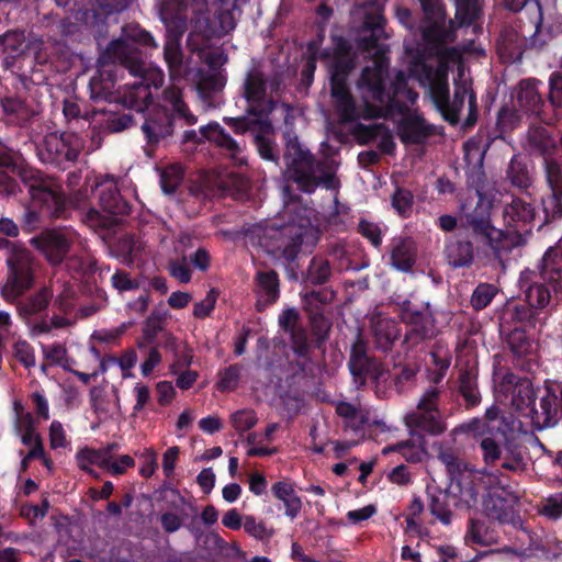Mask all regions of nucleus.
<instances>
[{"label":"nucleus","mask_w":562,"mask_h":562,"mask_svg":"<svg viewBox=\"0 0 562 562\" xmlns=\"http://www.w3.org/2000/svg\"><path fill=\"white\" fill-rule=\"evenodd\" d=\"M95 191L99 196L100 207L112 215H127L131 211V205L121 195L117 186L112 180H104L97 182Z\"/></svg>","instance_id":"obj_31"},{"label":"nucleus","mask_w":562,"mask_h":562,"mask_svg":"<svg viewBox=\"0 0 562 562\" xmlns=\"http://www.w3.org/2000/svg\"><path fill=\"white\" fill-rule=\"evenodd\" d=\"M546 181L549 191L541 198L544 223L562 218V167L558 161L547 162Z\"/></svg>","instance_id":"obj_20"},{"label":"nucleus","mask_w":562,"mask_h":562,"mask_svg":"<svg viewBox=\"0 0 562 562\" xmlns=\"http://www.w3.org/2000/svg\"><path fill=\"white\" fill-rule=\"evenodd\" d=\"M467 237H451L446 240L445 257L448 263L454 268H470L474 262L475 248L474 243L480 247L488 248L483 244H477L473 237L468 233Z\"/></svg>","instance_id":"obj_25"},{"label":"nucleus","mask_w":562,"mask_h":562,"mask_svg":"<svg viewBox=\"0 0 562 562\" xmlns=\"http://www.w3.org/2000/svg\"><path fill=\"white\" fill-rule=\"evenodd\" d=\"M75 458L78 468L82 471H89L88 468L93 464L104 469L110 465V460L103 458L102 451L89 447L78 450Z\"/></svg>","instance_id":"obj_59"},{"label":"nucleus","mask_w":562,"mask_h":562,"mask_svg":"<svg viewBox=\"0 0 562 562\" xmlns=\"http://www.w3.org/2000/svg\"><path fill=\"white\" fill-rule=\"evenodd\" d=\"M497 436H487L481 439L480 449L482 451V458L487 467H494L497 461L502 458V447L496 440Z\"/></svg>","instance_id":"obj_62"},{"label":"nucleus","mask_w":562,"mask_h":562,"mask_svg":"<svg viewBox=\"0 0 562 562\" xmlns=\"http://www.w3.org/2000/svg\"><path fill=\"white\" fill-rule=\"evenodd\" d=\"M477 473L482 475L483 483L487 488V495L496 494L503 503L508 504L513 508L519 502L518 493L507 483V477L499 470L492 472L484 469Z\"/></svg>","instance_id":"obj_34"},{"label":"nucleus","mask_w":562,"mask_h":562,"mask_svg":"<svg viewBox=\"0 0 562 562\" xmlns=\"http://www.w3.org/2000/svg\"><path fill=\"white\" fill-rule=\"evenodd\" d=\"M541 278L552 284L555 291L562 290V241L550 247L543 255L541 263Z\"/></svg>","instance_id":"obj_36"},{"label":"nucleus","mask_w":562,"mask_h":562,"mask_svg":"<svg viewBox=\"0 0 562 562\" xmlns=\"http://www.w3.org/2000/svg\"><path fill=\"white\" fill-rule=\"evenodd\" d=\"M284 144L283 162L286 178L304 193H313L319 186L333 190L338 186L335 170L326 159H317L299 140L292 127L282 135Z\"/></svg>","instance_id":"obj_5"},{"label":"nucleus","mask_w":562,"mask_h":562,"mask_svg":"<svg viewBox=\"0 0 562 562\" xmlns=\"http://www.w3.org/2000/svg\"><path fill=\"white\" fill-rule=\"evenodd\" d=\"M458 431L462 434H473L475 439L484 438L487 436H502L505 437L506 430L502 429L501 426L492 425L488 420L483 418L474 417L467 423L461 424Z\"/></svg>","instance_id":"obj_51"},{"label":"nucleus","mask_w":562,"mask_h":562,"mask_svg":"<svg viewBox=\"0 0 562 562\" xmlns=\"http://www.w3.org/2000/svg\"><path fill=\"white\" fill-rule=\"evenodd\" d=\"M331 54L322 53V58L330 57L328 64L331 98L336 102L340 122L352 123L358 120V109L350 92L348 79L356 68L357 55L351 43L344 36H335Z\"/></svg>","instance_id":"obj_6"},{"label":"nucleus","mask_w":562,"mask_h":562,"mask_svg":"<svg viewBox=\"0 0 562 562\" xmlns=\"http://www.w3.org/2000/svg\"><path fill=\"white\" fill-rule=\"evenodd\" d=\"M539 279L529 284L525 290L527 306L533 311L547 307L551 301V290L557 292L550 282L541 278V272L539 273Z\"/></svg>","instance_id":"obj_46"},{"label":"nucleus","mask_w":562,"mask_h":562,"mask_svg":"<svg viewBox=\"0 0 562 562\" xmlns=\"http://www.w3.org/2000/svg\"><path fill=\"white\" fill-rule=\"evenodd\" d=\"M390 58L380 49L371 65H367L356 82L363 101L387 103L389 112L406 113L418 93L408 86V77L398 70L387 86L390 78Z\"/></svg>","instance_id":"obj_3"},{"label":"nucleus","mask_w":562,"mask_h":562,"mask_svg":"<svg viewBox=\"0 0 562 562\" xmlns=\"http://www.w3.org/2000/svg\"><path fill=\"white\" fill-rule=\"evenodd\" d=\"M397 314L401 321L409 326L405 333L404 344L414 348L425 340H430L436 334V321L429 303L419 308L409 300L397 303Z\"/></svg>","instance_id":"obj_13"},{"label":"nucleus","mask_w":562,"mask_h":562,"mask_svg":"<svg viewBox=\"0 0 562 562\" xmlns=\"http://www.w3.org/2000/svg\"><path fill=\"white\" fill-rule=\"evenodd\" d=\"M492 137H487L480 149L474 139L464 144L465 160L470 158L471 151L475 150L477 161L468 168L467 186L475 191L476 202L472 206L468 201L460 206L461 227L464 228L477 244L488 246L493 255L501 259L514 248V240L503 229L494 226L492 221L493 203L488 200L483 190L486 183V175L483 167L484 155L491 146Z\"/></svg>","instance_id":"obj_1"},{"label":"nucleus","mask_w":562,"mask_h":562,"mask_svg":"<svg viewBox=\"0 0 562 562\" xmlns=\"http://www.w3.org/2000/svg\"><path fill=\"white\" fill-rule=\"evenodd\" d=\"M522 113L513 104V108L504 105L497 113L496 128L498 135L502 137L503 134L514 131L520 125Z\"/></svg>","instance_id":"obj_57"},{"label":"nucleus","mask_w":562,"mask_h":562,"mask_svg":"<svg viewBox=\"0 0 562 562\" xmlns=\"http://www.w3.org/2000/svg\"><path fill=\"white\" fill-rule=\"evenodd\" d=\"M499 335L514 356V366L526 373L533 374L539 368V362L533 356L532 340L526 329H509L499 331Z\"/></svg>","instance_id":"obj_16"},{"label":"nucleus","mask_w":562,"mask_h":562,"mask_svg":"<svg viewBox=\"0 0 562 562\" xmlns=\"http://www.w3.org/2000/svg\"><path fill=\"white\" fill-rule=\"evenodd\" d=\"M543 83L536 78L521 79L512 92L513 104L528 117L551 125L555 117L548 112L543 94L540 90Z\"/></svg>","instance_id":"obj_14"},{"label":"nucleus","mask_w":562,"mask_h":562,"mask_svg":"<svg viewBox=\"0 0 562 562\" xmlns=\"http://www.w3.org/2000/svg\"><path fill=\"white\" fill-rule=\"evenodd\" d=\"M30 244L41 251L52 266H58L67 256L71 239L60 229L47 228L33 236Z\"/></svg>","instance_id":"obj_19"},{"label":"nucleus","mask_w":562,"mask_h":562,"mask_svg":"<svg viewBox=\"0 0 562 562\" xmlns=\"http://www.w3.org/2000/svg\"><path fill=\"white\" fill-rule=\"evenodd\" d=\"M200 133L203 138L213 143L225 154L237 160L243 151V146L232 137V135L217 122L213 121L200 127Z\"/></svg>","instance_id":"obj_33"},{"label":"nucleus","mask_w":562,"mask_h":562,"mask_svg":"<svg viewBox=\"0 0 562 562\" xmlns=\"http://www.w3.org/2000/svg\"><path fill=\"white\" fill-rule=\"evenodd\" d=\"M503 218L506 227L514 231L515 236L510 235L509 232H504L513 238L515 247L518 244V238L531 232L536 210L531 203L520 198H513L512 202L504 206Z\"/></svg>","instance_id":"obj_18"},{"label":"nucleus","mask_w":562,"mask_h":562,"mask_svg":"<svg viewBox=\"0 0 562 562\" xmlns=\"http://www.w3.org/2000/svg\"><path fill=\"white\" fill-rule=\"evenodd\" d=\"M226 83V78L221 74H206L200 77L196 83L199 98L206 106H215V100L222 92Z\"/></svg>","instance_id":"obj_43"},{"label":"nucleus","mask_w":562,"mask_h":562,"mask_svg":"<svg viewBox=\"0 0 562 562\" xmlns=\"http://www.w3.org/2000/svg\"><path fill=\"white\" fill-rule=\"evenodd\" d=\"M272 495L281 501L284 506V514L291 519H295L302 510V499L295 493L294 485L289 481H278L271 486Z\"/></svg>","instance_id":"obj_41"},{"label":"nucleus","mask_w":562,"mask_h":562,"mask_svg":"<svg viewBox=\"0 0 562 562\" xmlns=\"http://www.w3.org/2000/svg\"><path fill=\"white\" fill-rule=\"evenodd\" d=\"M333 274L330 262L319 256H314L304 274V282L311 285H323L327 283Z\"/></svg>","instance_id":"obj_48"},{"label":"nucleus","mask_w":562,"mask_h":562,"mask_svg":"<svg viewBox=\"0 0 562 562\" xmlns=\"http://www.w3.org/2000/svg\"><path fill=\"white\" fill-rule=\"evenodd\" d=\"M272 133H263L260 131L254 134V144L261 159L280 165V153L277 143L270 137Z\"/></svg>","instance_id":"obj_54"},{"label":"nucleus","mask_w":562,"mask_h":562,"mask_svg":"<svg viewBox=\"0 0 562 562\" xmlns=\"http://www.w3.org/2000/svg\"><path fill=\"white\" fill-rule=\"evenodd\" d=\"M502 387L510 393L513 409L520 416L530 418L536 428L544 429L558 425L562 407L554 389H535L529 378L513 372L504 375Z\"/></svg>","instance_id":"obj_4"},{"label":"nucleus","mask_w":562,"mask_h":562,"mask_svg":"<svg viewBox=\"0 0 562 562\" xmlns=\"http://www.w3.org/2000/svg\"><path fill=\"white\" fill-rule=\"evenodd\" d=\"M54 299V292L50 285H43L26 297L14 301L19 317L26 324L33 322L36 317H47V310Z\"/></svg>","instance_id":"obj_23"},{"label":"nucleus","mask_w":562,"mask_h":562,"mask_svg":"<svg viewBox=\"0 0 562 562\" xmlns=\"http://www.w3.org/2000/svg\"><path fill=\"white\" fill-rule=\"evenodd\" d=\"M497 293L495 285L490 283H480L471 296V306L475 311H481L488 306Z\"/></svg>","instance_id":"obj_64"},{"label":"nucleus","mask_w":562,"mask_h":562,"mask_svg":"<svg viewBox=\"0 0 562 562\" xmlns=\"http://www.w3.org/2000/svg\"><path fill=\"white\" fill-rule=\"evenodd\" d=\"M100 67L90 78L89 90L90 98L94 102L111 101L113 99V90L116 82V65L120 60L104 58V52L99 58Z\"/></svg>","instance_id":"obj_22"},{"label":"nucleus","mask_w":562,"mask_h":562,"mask_svg":"<svg viewBox=\"0 0 562 562\" xmlns=\"http://www.w3.org/2000/svg\"><path fill=\"white\" fill-rule=\"evenodd\" d=\"M458 392L464 401L465 409L480 405L482 397L477 385V374L473 370H462L459 375Z\"/></svg>","instance_id":"obj_44"},{"label":"nucleus","mask_w":562,"mask_h":562,"mask_svg":"<svg viewBox=\"0 0 562 562\" xmlns=\"http://www.w3.org/2000/svg\"><path fill=\"white\" fill-rule=\"evenodd\" d=\"M1 120L9 124L24 125L34 115L35 111L26 103L25 100L7 95L0 100Z\"/></svg>","instance_id":"obj_37"},{"label":"nucleus","mask_w":562,"mask_h":562,"mask_svg":"<svg viewBox=\"0 0 562 562\" xmlns=\"http://www.w3.org/2000/svg\"><path fill=\"white\" fill-rule=\"evenodd\" d=\"M373 335L375 348L382 351H387L396 340L398 329L393 322H379L373 329Z\"/></svg>","instance_id":"obj_55"},{"label":"nucleus","mask_w":562,"mask_h":562,"mask_svg":"<svg viewBox=\"0 0 562 562\" xmlns=\"http://www.w3.org/2000/svg\"><path fill=\"white\" fill-rule=\"evenodd\" d=\"M439 461L446 467L451 483H462L469 476V464L463 462L451 448H440L438 451Z\"/></svg>","instance_id":"obj_45"},{"label":"nucleus","mask_w":562,"mask_h":562,"mask_svg":"<svg viewBox=\"0 0 562 562\" xmlns=\"http://www.w3.org/2000/svg\"><path fill=\"white\" fill-rule=\"evenodd\" d=\"M474 473L473 470L469 471V476L462 480V483H451V487L458 491L461 502H463L467 508L475 507L477 504L479 491L473 482Z\"/></svg>","instance_id":"obj_60"},{"label":"nucleus","mask_w":562,"mask_h":562,"mask_svg":"<svg viewBox=\"0 0 562 562\" xmlns=\"http://www.w3.org/2000/svg\"><path fill=\"white\" fill-rule=\"evenodd\" d=\"M117 41H122L123 43L128 45L131 49H136L132 46V44L151 48L157 47V44L153 35L145 29L140 27L139 24L135 23L126 24L122 29V37Z\"/></svg>","instance_id":"obj_52"},{"label":"nucleus","mask_w":562,"mask_h":562,"mask_svg":"<svg viewBox=\"0 0 562 562\" xmlns=\"http://www.w3.org/2000/svg\"><path fill=\"white\" fill-rule=\"evenodd\" d=\"M183 34L171 33L167 34L164 45V57L171 74L180 72L183 64V53L180 45V40Z\"/></svg>","instance_id":"obj_50"},{"label":"nucleus","mask_w":562,"mask_h":562,"mask_svg":"<svg viewBox=\"0 0 562 562\" xmlns=\"http://www.w3.org/2000/svg\"><path fill=\"white\" fill-rule=\"evenodd\" d=\"M184 9V3L178 0H164L160 3L159 16L167 29V34H184L187 30Z\"/></svg>","instance_id":"obj_39"},{"label":"nucleus","mask_w":562,"mask_h":562,"mask_svg":"<svg viewBox=\"0 0 562 562\" xmlns=\"http://www.w3.org/2000/svg\"><path fill=\"white\" fill-rule=\"evenodd\" d=\"M278 78L268 76L260 65L249 67L240 86V95L247 103L246 113L251 116H270L278 101L271 95L279 90Z\"/></svg>","instance_id":"obj_10"},{"label":"nucleus","mask_w":562,"mask_h":562,"mask_svg":"<svg viewBox=\"0 0 562 562\" xmlns=\"http://www.w3.org/2000/svg\"><path fill=\"white\" fill-rule=\"evenodd\" d=\"M385 18L380 11H367L364 13L361 34L358 37V48L362 52H373V58L380 49L387 56L389 48L384 44H380L379 40L384 36Z\"/></svg>","instance_id":"obj_21"},{"label":"nucleus","mask_w":562,"mask_h":562,"mask_svg":"<svg viewBox=\"0 0 562 562\" xmlns=\"http://www.w3.org/2000/svg\"><path fill=\"white\" fill-rule=\"evenodd\" d=\"M82 147L77 133H48L36 144V155L43 164L65 170L78 160Z\"/></svg>","instance_id":"obj_12"},{"label":"nucleus","mask_w":562,"mask_h":562,"mask_svg":"<svg viewBox=\"0 0 562 562\" xmlns=\"http://www.w3.org/2000/svg\"><path fill=\"white\" fill-rule=\"evenodd\" d=\"M0 168L18 176L27 188L33 207H26L21 218L23 232L32 233L41 226L42 216L60 218L66 213V195L60 181L26 164L22 157L0 145Z\"/></svg>","instance_id":"obj_2"},{"label":"nucleus","mask_w":562,"mask_h":562,"mask_svg":"<svg viewBox=\"0 0 562 562\" xmlns=\"http://www.w3.org/2000/svg\"><path fill=\"white\" fill-rule=\"evenodd\" d=\"M246 241L265 252L282 258L288 265L297 259L302 250L304 234L301 227L285 225L282 227L252 224L244 229Z\"/></svg>","instance_id":"obj_8"},{"label":"nucleus","mask_w":562,"mask_h":562,"mask_svg":"<svg viewBox=\"0 0 562 562\" xmlns=\"http://www.w3.org/2000/svg\"><path fill=\"white\" fill-rule=\"evenodd\" d=\"M483 512L490 520L501 524L509 522L513 516V507L503 503L496 494L486 495L483 499Z\"/></svg>","instance_id":"obj_53"},{"label":"nucleus","mask_w":562,"mask_h":562,"mask_svg":"<svg viewBox=\"0 0 562 562\" xmlns=\"http://www.w3.org/2000/svg\"><path fill=\"white\" fill-rule=\"evenodd\" d=\"M456 20L460 26L473 24L481 14L480 0H454Z\"/></svg>","instance_id":"obj_58"},{"label":"nucleus","mask_w":562,"mask_h":562,"mask_svg":"<svg viewBox=\"0 0 562 562\" xmlns=\"http://www.w3.org/2000/svg\"><path fill=\"white\" fill-rule=\"evenodd\" d=\"M405 426L409 435L438 437L447 430V424L441 413H428L414 411L406 414Z\"/></svg>","instance_id":"obj_27"},{"label":"nucleus","mask_w":562,"mask_h":562,"mask_svg":"<svg viewBox=\"0 0 562 562\" xmlns=\"http://www.w3.org/2000/svg\"><path fill=\"white\" fill-rule=\"evenodd\" d=\"M7 267L0 294L7 303H14L35 285V259L27 249L14 248L7 259Z\"/></svg>","instance_id":"obj_11"},{"label":"nucleus","mask_w":562,"mask_h":562,"mask_svg":"<svg viewBox=\"0 0 562 562\" xmlns=\"http://www.w3.org/2000/svg\"><path fill=\"white\" fill-rule=\"evenodd\" d=\"M175 117L166 110L147 115L142 124L148 146H156L173 133Z\"/></svg>","instance_id":"obj_28"},{"label":"nucleus","mask_w":562,"mask_h":562,"mask_svg":"<svg viewBox=\"0 0 562 562\" xmlns=\"http://www.w3.org/2000/svg\"><path fill=\"white\" fill-rule=\"evenodd\" d=\"M471 94H475L471 81L456 80L453 100H450V106L445 110L442 115L445 120L451 124H457L460 121V114L464 106L465 99L469 101Z\"/></svg>","instance_id":"obj_42"},{"label":"nucleus","mask_w":562,"mask_h":562,"mask_svg":"<svg viewBox=\"0 0 562 562\" xmlns=\"http://www.w3.org/2000/svg\"><path fill=\"white\" fill-rule=\"evenodd\" d=\"M404 115L397 125V134L403 144L419 145L434 134V126L427 124L424 117L407 113Z\"/></svg>","instance_id":"obj_30"},{"label":"nucleus","mask_w":562,"mask_h":562,"mask_svg":"<svg viewBox=\"0 0 562 562\" xmlns=\"http://www.w3.org/2000/svg\"><path fill=\"white\" fill-rule=\"evenodd\" d=\"M528 143L532 153L543 157L544 173H547V162L557 161L553 155L557 151L558 143L552 131L543 125H531L528 130Z\"/></svg>","instance_id":"obj_32"},{"label":"nucleus","mask_w":562,"mask_h":562,"mask_svg":"<svg viewBox=\"0 0 562 562\" xmlns=\"http://www.w3.org/2000/svg\"><path fill=\"white\" fill-rule=\"evenodd\" d=\"M223 122L229 126L235 134L244 135L247 132H254L256 130L263 133H272L273 125L270 116H251L246 115L232 117L224 116Z\"/></svg>","instance_id":"obj_40"},{"label":"nucleus","mask_w":562,"mask_h":562,"mask_svg":"<svg viewBox=\"0 0 562 562\" xmlns=\"http://www.w3.org/2000/svg\"><path fill=\"white\" fill-rule=\"evenodd\" d=\"M348 368L359 386L366 385L367 380L379 382L385 373L383 364L369 356L367 342L360 336L351 346Z\"/></svg>","instance_id":"obj_15"},{"label":"nucleus","mask_w":562,"mask_h":562,"mask_svg":"<svg viewBox=\"0 0 562 562\" xmlns=\"http://www.w3.org/2000/svg\"><path fill=\"white\" fill-rule=\"evenodd\" d=\"M464 541L468 546L490 547L498 542V532L492 526L490 519L471 518L468 521Z\"/></svg>","instance_id":"obj_38"},{"label":"nucleus","mask_w":562,"mask_h":562,"mask_svg":"<svg viewBox=\"0 0 562 562\" xmlns=\"http://www.w3.org/2000/svg\"><path fill=\"white\" fill-rule=\"evenodd\" d=\"M255 292L258 296L256 303L258 312H262L279 300L280 281L274 270L258 271L255 276Z\"/></svg>","instance_id":"obj_29"},{"label":"nucleus","mask_w":562,"mask_h":562,"mask_svg":"<svg viewBox=\"0 0 562 562\" xmlns=\"http://www.w3.org/2000/svg\"><path fill=\"white\" fill-rule=\"evenodd\" d=\"M391 204L401 217L407 218L413 211L414 195L411 190L397 187L392 194Z\"/></svg>","instance_id":"obj_61"},{"label":"nucleus","mask_w":562,"mask_h":562,"mask_svg":"<svg viewBox=\"0 0 562 562\" xmlns=\"http://www.w3.org/2000/svg\"><path fill=\"white\" fill-rule=\"evenodd\" d=\"M426 446L427 441L424 436L412 432L408 439L384 447L382 453L386 456L391 452H397L408 463H419L427 454Z\"/></svg>","instance_id":"obj_35"},{"label":"nucleus","mask_w":562,"mask_h":562,"mask_svg":"<svg viewBox=\"0 0 562 562\" xmlns=\"http://www.w3.org/2000/svg\"><path fill=\"white\" fill-rule=\"evenodd\" d=\"M448 70L443 66L437 68L428 64L420 66L418 80L422 86L427 87L428 94L435 106L443 115L445 110L450 106V90Z\"/></svg>","instance_id":"obj_17"},{"label":"nucleus","mask_w":562,"mask_h":562,"mask_svg":"<svg viewBox=\"0 0 562 562\" xmlns=\"http://www.w3.org/2000/svg\"><path fill=\"white\" fill-rule=\"evenodd\" d=\"M537 322V312L526 304L517 302H507L498 313V330L508 331L509 329L535 327Z\"/></svg>","instance_id":"obj_26"},{"label":"nucleus","mask_w":562,"mask_h":562,"mask_svg":"<svg viewBox=\"0 0 562 562\" xmlns=\"http://www.w3.org/2000/svg\"><path fill=\"white\" fill-rule=\"evenodd\" d=\"M390 266L403 273H409L417 260V246L412 237L395 236L387 245Z\"/></svg>","instance_id":"obj_24"},{"label":"nucleus","mask_w":562,"mask_h":562,"mask_svg":"<svg viewBox=\"0 0 562 562\" xmlns=\"http://www.w3.org/2000/svg\"><path fill=\"white\" fill-rule=\"evenodd\" d=\"M312 338L301 321V314L295 307L284 308L278 316L280 330L289 336L291 350L296 358L310 360L313 349H323L329 336L330 321L323 311L315 306V310L307 311Z\"/></svg>","instance_id":"obj_7"},{"label":"nucleus","mask_w":562,"mask_h":562,"mask_svg":"<svg viewBox=\"0 0 562 562\" xmlns=\"http://www.w3.org/2000/svg\"><path fill=\"white\" fill-rule=\"evenodd\" d=\"M104 58L120 60V66L136 78L131 85V94L143 101L151 98L150 88L159 89L164 83L161 71L147 69L139 49H131L122 41H111L104 50Z\"/></svg>","instance_id":"obj_9"},{"label":"nucleus","mask_w":562,"mask_h":562,"mask_svg":"<svg viewBox=\"0 0 562 562\" xmlns=\"http://www.w3.org/2000/svg\"><path fill=\"white\" fill-rule=\"evenodd\" d=\"M425 20L428 22L427 25L423 26L422 35L425 42L436 46L446 43L449 32L445 26L446 13L445 9H441V15L439 18L424 14Z\"/></svg>","instance_id":"obj_47"},{"label":"nucleus","mask_w":562,"mask_h":562,"mask_svg":"<svg viewBox=\"0 0 562 562\" xmlns=\"http://www.w3.org/2000/svg\"><path fill=\"white\" fill-rule=\"evenodd\" d=\"M449 494L437 491L428 493V509L443 525L451 522L452 513L449 508L448 499Z\"/></svg>","instance_id":"obj_56"},{"label":"nucleus","mask_w":562,"mask_h":562,"mask_svg":"<svg viewBox=\"0 0 562 562\" xmlns=\"http://www.w3.org/2000/svg\"><path fill=\"white\" fill-rule=\"evenodd\" d=\"M383 131H386V125L384 123H374L370 125L357 123L353 127L352 134L355 135L358 144L367 145L379 138Z\"/></svg>","instance_id":"obj_63"},{"label":"nucleus","mask_w":562,"mask_h":562,"mask_svg":"<svg viewBox=\"0 0 562 562\" xmlns=\"http://www.w3.org/2000/svg\"><path fill=\"white\" fill-rule=\"evenodd\" d=\"M506 178L513 186L519 189L530 187L531 179L526 158L522 155L516 154L512 157L506 170Z\"/></svg>","instance_id":"obj_49"}]
</instances>
